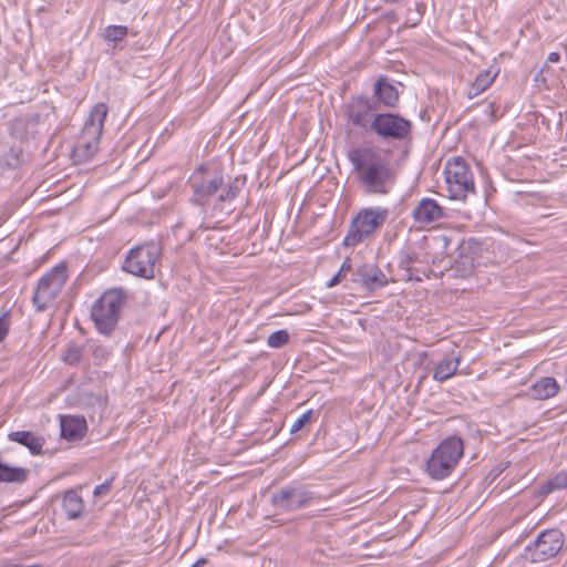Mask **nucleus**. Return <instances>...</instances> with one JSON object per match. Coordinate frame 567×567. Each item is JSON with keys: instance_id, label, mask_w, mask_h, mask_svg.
I'll return each instance as SVG.
<instances>
[{"instance_id": "obj_1", "label": "nucleus", "mask_w": 567, "mask_h": 567, "mask_svg": "<svg viewBox=\"0 0 567 567\" xmlns=\"http://www.w3.org/2000/svg\"><path fill=\"white\" fill-rule=\"evenodd\" d=\"M347 157L365 194L384 196L392 190L396 173L388 153L375 146H358Z\"/></svg>"}, {"instance_id": "obj_2", "label": "nucleus", "mask_w": 567, "mask_h": 567, "mask_svg": "<svg viewBox=\"0 0 567 567\" xmlns=\"http://www.w3.org/2000/svg\"><path fill=\"white\" fill-rule=\"evenodd\" d=\"M107 111L105 103H97L91 110L73 146L72 156L75 162L85 163L97 153Z\"/></svg>"}, {"instance_id": "obj_3", "label": "nucleus", "mask_w": 567, "mask_h": 567, "mask_svg": "<svg viewBox=\"0 0 567 567\" xmlns=\"http://www.w3.org/2000/svg\"><path fill=\"white\" fill-rule=\"evenodd\" d=\"M464 454V442L460 436L444 439L432 452L425 471L433 480H444L455 470Z\"/></svg>"}, {"instance_id": "obj_4", "label": "nucleus", "mask_w": 567, "mask_h": 567, "mask_svg": "<svg viewBox=\"0 0 567 567\" xmlns=\"http://www.w3.org/2000/svg\"><path fill=\"white\" fill-rule=\"evenodd\" d=\"M389 214L390 212L385 207L361 208L349 225L343 245L355 247L363 243L385 224Z\"/></svg>"}, {"instance_id": "obj_5", "label": "nucleus", "mask_w": 567, "mask_h": 567, "mask_svg": "<svg viewBox=\"0 0 567 567\" xmlns=\"http://www.w3.org/2000/svg\"><path fill=\"white\" fill-rule=\"evenodd\" d=\"M125 295L121 289L105 291L92 306L91 318L99 332L110 334L120 317Z\"/></svg>"}, {"instance_id": "obj_6", "label": "nucleus", "mask_w": 567, "mask_h": 567, "mask_svg": "<svg viewBox=\"0 0 567 567\" xmlns=\"http://www.w3.org/2000/svg\"><path fill=\"white\" fill-rule=\"evenodd\" d=\"M444 174L450 199L465 202L468 194H475L473 174L463 158L455 157L449 161Z\"/></svg>"}, {"instance_id": "obj_7", "label": "nucleus", "mask_w": 567, "mask_h": 567, "mask_svg": "<svg viewBox=\"0 0 567 567\" xmlns=\"http://www.w3.org/2000/svg\"><path fill=\"white\" fill-rule=\"evenodd\" d=\"M66 279V267L63 264L54 266L39 279L32 297L38 311H44L54 302Z\"/></svg>"}, {"instance_id": "obj_8", "label": "nucleus", "mask_w": 567, "mask_h": 567, "mask_svg": "<svg viewBox=\"0 0 567 567\" xmlns=\"http://www.w3.org/2000/svg\"><path fill=\"white\" fill-rule=\"evenodd\" d=\"M159 256L161 250L154 243L136 246L127 252L123 270L136 277L152 279L155 276V264Z\"/></svg>"}, {"instance_id": "obj_9", "label": "nucleus", "mask_w": 567, "mask_h": 567, "mask_svg": "<svg viewBox=\"0 0 567 567\" xmlns=\"http://www.w3.org/2000/svg\"><path fill=\"white\" fill-rule=\"evenodd\" d=\"M320 499L319 495L298 484L281 487L271 495V504L281 513L308 507Z\"/></svg>"}, {"instance_id": "obj_10", "label": "nucleus", "mask_w": 567, "mask_h": 567, "mask_svg": "<svg viewBox=\"0 0 567 567\" xmlns=\"http://www.w3.org/2000/svg\"><path fill=\"white\" fill-rule=\"evenodd\" d=\"M382 140L403 141L411 136V121L394 113H378L373 118L372 131Z\"/></svg>"}, {"instance_id": "obj_11", "label": "nucleus", "mask_w": 567, "mask_h": 567, "mask_svg": "<svg viewBox=\"0 0 567 567\" xmlns=\"http://www.w3.org/2000/svg\"><path fill=\"white\" fill-rule=\"evenodd\" d=\"M224 184V174L217 166L200 165L189 177L197 202L213 196Z\"/></svg>"}, {"instance_id": "obj_12", "label": "nucleus", "mask_w": 567, "mask_h": 567, "mask_svg": "<svg viewBox=\"0 0 567 567\" xmlns=\"http://www.w3.org/2000/svg\"><path fill=\"white\" fill-rule=\"evenodd\" d=\"M564 534L559 529H547L542 532L526 550L532 561H545L555 557L564 545Z\"/></svg>"}, {"instance_id": "obj_13", "label": "nucleus", "mask_w": 567, "mask_h": 567, "mask_svg": "<svg viewBox=\"0 0 567 567\" xmlns=\"http://www.w3.org/2000/svg\"><path fill=\"white\" fill-rule=\"evenodd\" d=\"M377 104L367 96H355L350 100L346 106V116L348 122L354 127L365 132L372 131L373 118L378 113Z\"/></svg>"}, {"instance_id": "obj_14", "label": "nucleus", "mask_w": 567, "mask_h": 567, "mask_svg": "<svg viewBox=\"0 0 567 567\" xmlns=\"http://www.w3.org/2000/svg\"><path fill=\"white\" fill-rule=\"evenodd\" d=\"M411 216L414 223L421 227L430 226L447 217L444 207L430 197L420 199Z\"/></svg>"}, {"instance_id": "obj_15", "label": "nucleus", "mask_w": 567, "mask_h": 567, "mask_svg": "<svg viewBox=\"0 0 567 567\" xmlns=\"http://www.w3.org/2000/svg\"><path fill=\"white\" fill-rule=\"evenodd\" d=\"M353 281L361 284L369 290H373L386 286L388 278L378 266L367 264L355 269Z\"/></svg>"}, {"instance_id": "obj_16", "label": "nucleus", "mask_w": 567, "mask_h": 567, "mask_svg": "<svg viewBox=\"0 0 567 567\" xmlns=\"http://www.w3.org/2000/svg\"><path fill=\"white\" fill-rule=\"evenodd\" d=\"M374 104L379 109L380 105L384 107H396L399 103V92L385 76H380L373 86Z\"/></svg>"}, {"instance_id": "obj_17", "label": "nucleus", "mask_w": 567, "mask_h": 567, "mask_svg": "<svg viewBox=\"0 0 567 567\" xmlns=\"http://www.w3.org/2000/svg\"><path fill=\"white\" fill-rule=\"evenodd\" d=\"M8 439L12 442L19 443L29 449L31 454H41L42 447L45 443L44 437L37 435L31 431H14L8 434Z\"/></svg>"}, {"instance_id": "obj_18", "label": "nucleus", "mask_w": 567, "mask_h": 567, "mask_svg": "<svg viewBox=\"0 0 567 567\" xmlns=\"http://www.w3.org/2000/svg\"><path fill=\"white\" fill-rule=\"evenodd\" d=\"M86 431L83 417L64 416L61 419V436L68 441L81 440Z\"/></svg>"}, {"instance_id": "obj_19", "label": "nucleus", "mask_w": 567, "mask_h": 567, "mask_svg": "<svg viewBox=\"0 0 567 567\" xmlns=\"http://www.w3.org/2000/svg\"><path fill=\"white\" fill-rule=\"evenodd\" d=\"M559 389V384L554 378L544 377L530 386L529 392L536 400H547L555 396Z\"/></svg>"}, {"instance_id": "obj_20", "label": "nucleus", "mask_w": 567, "mask_h": 567, "mask_svg": "<svg viewBox=\"0 0 567 567\" xmlns=\"http://www.w3.org/2000/svg\"><path fill=\"white\" fill-rule=\"evenodd\" d=\"M62 508L70 519H76L84 509L82 497L75 491L65 492L62 501Z\"/></svg>"}, {"instance_id": "obj_21", "label": "nucleus", "mask_w": 567, "mask_h": 567, "mask_svg": "<svg viewBox=\"0 0 567 567\" xmlns=\"http://www.w3.org/2000/svg\"><path fill=\"white\" fill-rule=\"evenodd\" d=\"M460 357L444 358L434 369L433 379L439 382H444L457 372L460 365Z\"/></svg>"}, {"instance_id": "obj_22", "label": "nucleus", "mask_w": 567, "mask_h": 567, "mask_svg": "<svg viewBox=\"0 0 567 567\" xmlns=\"http://www.w3.org/2000/svg\"><path fill=\"white\" fill-rule=\"evenodd\" d=\"M496 76L497 72L493 73L489 70H483L480 72L468 90V99H474L486 91L494 83Z\"/></svg>"}, {"instance_id": "obj_23", "label": "nucleus", "mask_w": 567, "mask_h": 567, "mask_svg": "<svg viewBox=\"0 0 567 567\" xmlns=\"http://www.w3.org/2000/svg\"><path fill=\"white\" fill-rule=\"evenodd\" d=\"M28 475V470L9 466L0 460V482L21 483L27 481Z\"/></svg>"}, {"instance_id": "obj_24", "label": "nucleus", "mask_w": 567, "mask_h": 567, "mask_svg": "<svg viewBox=\"0 0 567 567\" xmlns=\"http://www.w3.org/2000/svg\"><path fill=\"white\" fill-rule=\"evenodd\" d=\"M127 33L128 29L125 25H107L102 32V38L105 42L117 45L126 38Z\"/></svg>"}, {"instance_id": "obj_25", "label": "nucleus", "mask_w": 567, "mask_h": 567, "mask_svg": "<svg viewBox=\"0 0 567 567\" xmlns=\"http://www.w3.org/2000/svg\"><path fill=\"white\" fill-rule=\"evenodd\" d=\"M567 488V471H561L557 473L553 478L548 480L542 486L543 494H549L554 491Z\"/></svg>"}, {"instance_id": "obj_26", "label": "nucleus", "mask_w": 567, "mask_h": 567, "mask_svg": "<svg viewBox=\"0 0 567 567\" xmlns=\"http://www.w3.org/2000/svg\"><path fill=\"white\" fill-rule=\"evenodd\" d=\"M245 184V178L236 177L230 183L226 185L219 195V202H230L233 200L238 193L240 192L241 186Z\"/></svg>"}, {"instance_id": "obj_27", "label": "nucleus", "mask_w": 567, "mask_h": 567, "mask_svg": "<svg viewBox=\"0 0 567 567\" xmlns=\"http://www.w3.org/2000/svg\"><path fill=\"white\" fill-rule=\"evenodd\" d=\"M289 333L287 330L281 329L272 332L267 339V346L272 349H279L289 342Z\"/></svg>"}, {"instance_id": "obj_28", "label": "nucleus", "mask_w": 567, "mask_h": 567, "mask_svg": "<svg viewBox=\"0 0 567 567\" xmlns=\"http://www.w3.org/2000/svg\"><path fill=\"white\" fill-rule=\"evenodd\" d=\"M351 259L349 257H347L339 271L327 282V287L328 288H331V287H334L336 285H338L341 280H343L347 276V274L351 270Z\"/></svg>"}, {"instance_id": "obj_29", "label": "nucleus", "mask_w": 567, "mask_h": 567, "mask_svg": "<svg viewBox=\"0 0 567 567\" xmlns=\"http://www.w3.org/2000/svg\"><path fill=\"white\" fill-rule=\"evenodd\" d=\"M82 352L79 347L71 346L63 354V361L68 364H75L81 360Z\"/></svg>"}, {"instance_id": "obj_30", "label": "nucleus", "mask_w": 567, "mask_h": 567, "mask_svg": "<svg viewBox=\"0 0 567 567\" xmlns=\"http://www.w3.org/2000/svg\"><path fill=\"white\" fill-rule=\"evenodd\" d=\"M311 414H312V410H308L306 411L305 413H302L291 425L290 427V432L291 433H296L298 431H300L305 425L306 423L309 422L310 417H311Z\"/></svg>"}, {"instance_id": "obj_31", "label": "nucleus", "mask_w": 567, "mask_h": 567, "mask_svg": "<svg viewBox=\"0 0 567 567\" xmlns=\"http://www.w3.org/2000/svg\"><path fill=\"white\" fill-rule=\"evenodd\" d=\"M9 315L8 312H3L0 316V342L4 340V338L8 336L9 332Z\"/></svg>"}, {"instance_id": "obj_32", "label": "nucleus", "mask_w": 567, "mask_h": 567, "mask_svg": "<svg viewBox=\"0 0 567 567\" xmlns=\"http://www.w3.org/2000/svg\"><path fill=\"white\" fill-rule=\"evenodd\" d=\"M111 488V482L106 481L94 488V496H102L106 494Z\"/></svg>"}, {"instance_id": "obj_33", "label": "nucleus", "mask_w": 567, "mask_h": 567, "mask_svg": "<svg viewBox=\"0 0 567 567\" xmlns=\"http://www.w3.org/2000/svg\"><path fill=\"white\" fill-rule=\"evenodd\" d=\"M417 260V255L415 252L406 251L404 252V256L402 257V264L404 265H411L414 264Z\"/></svg>"}, {"instance_id": "obj_34", "label": "nucleus", "mask_w": 567, "mask_h": 567, "mask_svg": "<svg viewBox=\"0 0 567 567\" xmlns=\"http://www.w3.org/2000/svg\"><path fill=\"white\" fill-rule=\"evenodd\" d=\"M560 61V54L558 52H550L547 56V62L557 63Z\"/></svg>"}, {"instance_id": "obj_35", "label": "nucleus", "mask_w": 567, "mask_h": 567, "mask_svg": "<svg viewBox=\"0 0 567 567\" xmlns=\"http://www.w3.org/2000/svg\"><path fill=\"white\" fill-rule=\"evenodd\" d=\"M206 564H207V559L200 558L196 563H194L190 567H202L203 565H206Z\"/></svg>"}, {"instance_id": "obj_36", "label": "nucleus", "mask_w": 567, "mask_h": 567, "mask_svg": "<svg viewBox=\"0 0 567 567\" xmlns=\"http://www.w3.org/2000/svg\"><path fill=\"white\" fill-rule=\"evenodd\" d=\"M382 1L388 4H394V3H399L401 0H382Z\"/></svg>"}]
</instances>
